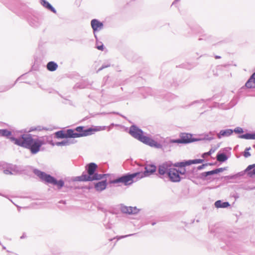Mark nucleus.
I'll return each mask as SVG.
<instances>
[{
    "instance_id": "5fc2aeb1",
    "label": "nucleus",
    "mask_w": 255,
    "mask_h": 255,
    "mask_svg": "<svg viewBox=\"0 0 255 255\" xmlns=\"http://www.w3.org/2000/svg\"><path fill=\"white\" fill-rule=\"evenodd\" d=\"M104 225L107 229H111L112 228V224L109 222L107 224H104Z\"/></svg>"
},
{
    "instance_id": "052dcab7",
    "label": "nucleus",
    "mask_w": 255,
    "mask_h": 255,
    "mask_svg": "<svg viewBox=\"0 0 255 255\" xmlns=\"http://www.w3.org/2000/svg\"><path fill=\"white\" fill-rule=\"evenodd\" d=\"M43 129V128L41 126H37V127H35V128H34V129H35V130H38V131H40V130H42Z\"/></svg>"
},
{
    "instance_id": "c03bdc74",
    "label": "nucleus",
    "mask_w": 255,
    "mask_h": 255,
    "mask_svg": "<svg viewBox=\"0 0 255 255\" xmlns=\"http://www.w3.org/2000/svg\"><path fill=\"white\" fill-rule=\"evenodd\" d=\"M111 66V64L109 62H107L106 63H104L102 66L97 70V73H98L99 72L101 71L103 69L108 68Z\"/></svg>"
},
{
    "instance_id": "c756f323",
    "label": "nucleus",
    "mask_w": 255,
    "mask_h": 255,
    "mask_svg": "<svg viewBox=\"0 0 255 255\" xmlns=\"http://www.w3.org/2000/svg\"><path fill=\"white\" fill-rule=\"evenodd\" d=\"M75 142L74 139L69 140V139H65L60 142H56L55 143V145L57 146H67L71 144L74 143Z\"/></svg>"
},
{
    "instance_id": "1a4fd4ad",
    "label": "nucleus",
    "mask_w": 255,
    "mask_h": 255,
    "mask_svg": "<svg viewBox=\"0 0 255 255\" xmlns=\"http://www.w3.org/2000/svg\"><path fill=\"white\" fill-rule=\"evenodd\" d=\"M174 143H176L175 139L166 137L161 139L159 142H157L156 148L161 149L165 152H169L171 150V148Z\"/></svg>"
},
{
    "instance_id": "09e8293b",
    "label": "nucleus",
    "mask_w": 255,
    "mask_h": 255,
    "mask_svg": "<svg viewBox=\"0 0 255 255\" xmlns=\"http://www.w3.org/2000/svg\"><path fill=\"white\" fill-rule=\"evenodd\" d=\"M242 188L246 190H253L255 189V186H244L242 187Z\"/></svg>"
},
{
    "instance_id": "37998d69",
    "label": "nucleus",
    "mask_w": 255,
    "mask_h": 255,
    "mask_svg": "<svg viewBox=\"0 0 255 255\" xmlns=\"http://www.w3.org/2000/svg\"><path fill=\"white\" fill-rule=\"evenodd\" d=\"M215 151V149H213L211 148L208 152H204L202 154V157L203 158H205L207 156L210 155L212 153H214Z\"/></svg>"
},
{
    "instance_id": "c85d7f7f",
    "label": "nucleus",
    "mask_w": 255,
    "mask_h": 255,
    "mask_svg": "<svg viewBox=\"0 0 255 255\" xmlns=\"http://www.w3.org/2000/svg\"><path fill=\"white\" fill-rule=\"evenodd\" d=\"M216 159L219 162H224L228 159V156L226 153L219 151L216 155Z\"/></svg>"
},
{
    "instance_id": "c9c22d12",
    "label": "nucleus",
    "mask_w": 255,
    "mask_h": 255,
    "mask_svg": "<svg viewBox=\"0 0 255 255\" xmlns=\"http://www.w3.org/2000/svg\"><path fill=\"white\" fill-rule=\"evenodd\" d=\"M213 99V98H209V99H200L199 100H196V101H194L192 102V103H191L189 104V106H191L195 104H202V103H207L208 102L211 101Z\"/></svg>"
},
{
    "instance_id": "864d4df0",
    "label": "nucleus",
    "mask_w": 255,
    "mask_h": 255,
    "mask_svg": "<svg viewBox=\"0 0 255 255\" xmlns=\"http://www.w3.org/2000/svg\"><path fill=\"white\" fill-rule=\"evenodd\" d=\"M215 170H216L217 174H218L220 172H223L224 170H226V167H221V168H216V169H215Z\"/></svg>"
},
{
    "instance_id": "aec40b11",
    "label": "nucleus",
    "mask_w": 255,
    "mask_h": 255,
    "mask_svg": "<svg viewBox=\"0 0 255 255\" xmlns=\"http://www.w3.org/2000/svg\"><path fill=\"white\" fill-rule=\"evenodd\" d=\"M107 180H103L101 181H99L94 185V187L95 190L98 192H102L106 189L107 186Z\"/></svg>"
},
{
    "instance_id": "4468645a",
    "label": "nucleus",
    "mask_w": 255,
    "mask_h": 255,
    "mask_svg": "<svg viewBox=\"0 0 255 255\" xmlns=\"http://www.w3.org/2000/svg\"><path fill=\"white\" fill-rule=\"evenodd\" d=\"M128 133L134 138L139 140L142 136L143 135V130L138 128L136 126L132 125L129 129Z\"/></svg>"
},
{
    "instance_id": "39448f33",
    "label": "nucleus",
    "mask_w": 255,
    "mask_h": 255,
    "mask_svg": "<svg viewBox=\"0 0 255 255\" xmlns=\"http://www.w3.org/2000/svg\"><path fill=\"white\" fill-rule=\"evenodd\" d=\"M138 180V179H137L135 172L132 173H128L116 179L110 180L109 183L114 184L122 183L125 186H129Z\"/></svg>"
},
{
    "instance_id": "b1692460",
    "label": "nucleus",
    "mask_w": 255,
    "mask_h": 255,
    "mask_svg": "<svg viewBox=\"0 0 255 255\" xmlns=\"http://www.w3.org/2000/svg\"><path fill=\"white\" fill-rule=\"evenodd\" d=\"M214 205L217 208H226L231 206L229 202H223L220 200L216 201L214 203Z\"/></svg>"
},
{
    "instance_id": "4d7b16f0",
    "label": "nucleus",
    "mask_w": 255,
    "mask_h": 255,
    "mask_svg": "<svg viewBox=\"0 0 255 255\" xmlns=\"http://www.w3.org/2000/svg\"><path fill=\"white\" fill-rule=\"evenodd\" d=\"M185 166L190 165L192 164H193L192 160H188L184 161Z\"/></svg>"
},
{
    "instance_id": "69168bd1",
    "label": "nucleus",
    "mask_w": 255,
    "mask_h": 255,
    "mask_svg": "<svg viewBox=\"0 0 255 255\" xmlns=\"http://www.w3.org/2000/svg\"><path fill=\"white\" fill-rule=\"evenodd\" d=\"M75 87H79L80 88H83V87H80V85H79L78 83H77V84H76L75 85V86L74 88H75Z\"/></svg>"
},
{
    "instance_id": "603ef678",
    "label": "nucleus",
    "mask_w": 255,
    "mask_h": 255,
    "mask_svg": "<svg viewBox=\"0 0 255 255\" xmlns=\"http://www.w3.org/2000/svg\"><path fill=\"white\" fill-rule=\"evenodd\" d=\"M204 159H195L192 160L193 164L202 163L204 162Z\"/></svg>"
},
{
    "instance_id": "7ed1b4c3",
    "label": "nucleus",
    "mask_w": 255,
    "mask_h": 255,
    "mask_svg": "<svg viewBox=\"0 0 255 255\" xmlns=\"http://www.w3.org/2000/svg\"><path fill=\"white\" fill-rule=\"evenodd\" d=\"M33 172L42 181L45 182L46 183L51 184L53 185H56L58 189H61L64 186V182L62 179L57 180L55 177L38 169H34Z\"/></svg>"
},
{
    "instance_id": "bf43d9fd",
    "label": "nucleus",
    "mask_w": 255,
    "mask_h": 255,
    "mask_svg": "<svg viewBox=\"0 0 255 255\" xmlns=\"http://www.w3.org/2000/svg\"><path fill=\"white\" fill-rule=\"evenodd\" d=\"M134 235H135V234H129V235H126V236H121L120 237H119L118 238V239L124 238L129 237V236H134Z\"/></svg>"
},
{
    "instance_id": "5701e85b",
    "label": "nucleus",
    "mask_w": 255,
    "mask_h": 255,
    "mask_svg": "<svg viewBox=\"0 0 255 255\" xmlns=\"http://www.w3.org/2000/svg\"><path fill=\"white\" fill-rule=\"evenodd\" d=\"M233 133V129H226L221 130L220 131L217 133L218 138H221L222 137H228L231 135Z\"/></svg>"
},
{
    "instance_id": "774afa93",
    "label": "nucleus",
    "mask_w": 255,
    "mask_h": 255,
    "mask_svg": "<svg viewBox=\"0 0 255 255\" xmlns=\"http://www.w3.org/2000/svg\"><path fill=\"white\" fill-rule=\"evenodd\" d=\"M215 58L216 59H220V58H221V56H218V55H216V56H215Z\"/></svg>"
},
{
    "instance_id": "20e7f679",
    "label": "nucleus",
    "mask_w": 255,
    "mask_h": 255,
    "mask_svg": "<svg viewBox=\"0 0 255 255\" xmlns=\"http://www.w3.org/2000/svg\"><path fill=\"white\" fill-rule=\"evenodd\" d=\"M106 128V126H92L87 128L83 126H79L74 129L75 135L76 138L91 135L96 131L104 130Z\"/></svg>"
},
{
    "instance_id": "13d9d810",
    "label": "nucleus",
    "mask_w": 255,
    "mask_h": 255,
    "mask_svg": "<svg viewBox=\"0 0 255 255\" xmlns=\"http://www.w3.org/2000/svg\"><path fill=\"white\" fill-rule=\"evenodd\" d=\"M207 166V164H203L201 165H199L197 167V170H200L203 169L205 167Z\"/></svg>"
},
{
    "instance_id": "f704fd0d",
    "label": "nucleus",
    "mask_w": 255,
    "mask_h": 255,
    "mask_svg": "<svg viewBox=\"0 0 255 255\" xmlns=\"http://www.w3.org/2000/svg\"><path fill=\"white\" fill-rule=\"evenodd\" d=\"M195 66V64L193 63L186 62L181 64L179 66V67L190 70Z\"/></svg>"
},
{
    "instance_id": "423d86ee",
    "label": "nucleus",
    "mask_w": 255,
    "mask_h": 255,
    "mask_svg": "<svg viewBox=\"0 0 255 255\" xmlns=\"http://www.w3.org/2000/svg\"><path fill=\"white\" fill-rule=\"evenodd\" d=\"M187 32L185 33V35L187 37L192 36L194 34L199 36V40H207L211 41L212 36L205 33L204 30L199 26H195L193 27L190 28L187 30Z\"/></svg>"
},
{
    "instance_id": "a19ab883",
    "label": "nucleus",
    "mask_w": 255,
    "mask_h": 255,
    "mask_svg": "<svg viewBox=\"0 0 255 255\" xmlns=\"http://www.w3.org/2000/svg\"><path fill=\"white\" fill-rule=\"evenodd\" d=\"M95 37L96 39V43H97V48L98 49V50H103L104 49V45L103 44L100 42H99L98 41V38H97V35L96 34H95Z\"/></svg>"
},
{
    "instance_id": "412c9836",
    "label": "nucleus",
    "mask_w": 255,
    "mask_h": 255,
    "mask_svg": "<svg viewBox=\"0 0 255 255\" xmlns=\"http://www.w3.org/2000/svg\"><path fill=\"white\" fill-rule=\"evenodd\" d=\"M217 174L216 170H213L207 172H204L200 174L199 178L202 180H207L210 179L209 177L211 175Z\"/></svg>"
},
{
    "instance_id": "ea45409f",
    "label": "nucleus",
    "mask_w": 255,
    "mask_h": 255,
    "mask_svg": "<svg viewBox=\"0 0 255 255\" xmlns=\"http://www.w3.org/2000/svg\"><path fill=\"white\" fill-rule=\"evenodd\" d=\"M179 175H184L183 178L190 179L189 172H186V169L185 168H183L180 170H179Z\"/></svg>"
},
{
    "instance_id": "49530a36",
    "label": "nucleus",
    "mask_w": 255,
    "mask_h": 255,
    "mask_svg": "<svg viewBox=\"0 0 255 255\" xmlns=\"http://www.w3.org/2000/svg\"><path fill=\"white\" fill-rule=\"evenodd\" d=\"M120 125L119 124H115L114 123H112L109 126H106V129H107L108 131L111 130L114 127H120Z\"/></svg>"
},
{
    "instance_id": "a878e982",
    "label": "nucleus",
    "mask_w": 255,
    "mask_h": 255,
    "mask_svg": "<svg viewBox=\"0 0 255 255\" xmlns=\"http://www.w3.org/2000/svg\"><path fill=\"white\" fill-rule=\"evenodd\" d=\"M40 139L41 141L44 143V144L48 143L52 146H54L55 145V143L53 141V137L52 135L45 136Z\"/></svg>"
},
{
    "instance_id": "0e129e2a",
    "label": "nucleus",
    "mask_w": 255,
    "mask_h": 255,
    "mask_svg": "<svg viewBox=\"0 0 255 255\" xmlns=\"http://www.w3.org/2000/svg\"><path fill=\"white\" fill-rule=\"evenodd\" d=\"M59 203H62V204H66V201H64V200H61L59 202Z\"/></svg>"
},
{
    "instance_id": "338daca9",
    "label": "nucleus",
    "mask_w": 255,
    "mask_h": 255,
    "mask_svg": "<svg viewBox=\"0 0 255 255\" xmlns=\"http://www.w3.org/2000/svg\"><path fill=\"white\" fill-rule=\"evenodd\" d=\"M206 164H207L208 165H214L215 164L213 163H206Z\"/></svg>"
},
{
    "instance_id": "a18cd8bd",
    "label": "nucleus",
    "mask_w": 255,
    "mask_h": 255,
    "mask_svg": "<svg viewBox=\"0 0 255 255\" xmlns=\"http://www.w3.org/2000/svg\"><path fill=\"white\" fill-rule=\"evenodd\" d=\"M251 149V147H247L244 151V156L247 158L251 156V153L249 152V150Z\"/></svg>"
},
{
    "instance_id": "393cba45",
    "label": "nucleus",
    "mask_w": 255,
    "mask_h": 255,
    "mask_svg": "<svg viewBox=\"0 0 255 255\" xmlns=\"http://www.w3.org/2000/svg\"><path fill=\"white\" fill-rule=\"evenodd\" d=\"M40 3L43 7L47 8V9L50 10L54 13H56V10L55 8L46 0H40Z\"/></svg>"
},
{
    "instance_id": "f257e3e1",
    "label": "nucleus",
    "mask_w": 255,
    "mask_h": 255,
    "mask_svg": "<svg viewBox=\"0 0 255 255\" xmlns=\"http://www.w3.org/2000/svg\"><path fill=\"white\" fill-rule=\"evenodd\" d=\"M16 5H7V6L19 16H22L27 19L29 25L32 27H38L41 23V18L37 13L26 5L20 3L18 0H14Z\"/></svg>"
},
{
    "instance_id": "4be33fe9",
    "label": "nucleus",
    "mask_w": 255,
    "mask_h": 255,
    "mask_svg": "<svg viewBox=\"0 0 255 255\" xmlns=\"http://www.w3.org/2000/svg\"><path fill=\"white\" fill-rule=\"evenodd\" d=\"M245 86L248 89L255 88V72L247 81Z\"/></svg>"
},
{
    "instance_id": "6ab92c4d",
    "label": "nucleus",
    "mask_w": 255,
    "mask_h": 255,
    "mask_svg": "<svg viewBox=\"0 0 255 255\" xmlns=\"http://www.w3.org/2000/svg\"><path fill=\"white\" fill-rule=\"evenodd\" d=\"M0 136L6 137L10 140L11 141L13 142L15 144V140H13V138L14 139H20V136L18 137H15L12 135L11 131L7 130V129H0Z\"/></svg>"
},
{
    "instance_id": "de8ad7c7",
    "label": "nucleus",
    "mask_w": 255,
    "mask_h": 255,
    "mask_svg": "<svg viewBox=\"0 0 255 255\" xmlns=\"http://www.w3.org/2000/svg\"><path fill=\"white\" fill-rule=\"evenodd\" d=\"M234 132L236 133H242L244 132V130L241 127H237L233 130V132Z\"/></svg>"
},
{
    "instance_id": "72a5a7b5",
    "label": "nucleus",
    "mask_w": 255,
    "mask_h": 255,
    "mask_svg": "<svg viewBox=\"0 0 255 255\" xmlns=\"http://www.w3.org/2000/svg\"><path fill=\"white\" fill-rule=\"evenodd\" d=\"M238 138L247 139H255V132L247 133L246 134L238 135Z\"/></svg>"
},
{
    "instance_id": "6e6552de",
    "label": "nucleus",
    "mask_w": 255,
    "mask_h": 255,
    "mask_svg": "<svg viewBox=\"0 0 255 255\" xmlns=\"http://www.w3.org/2000/svg\"><path fill=\"white\" fill-rule=\"evenodd\" d=\"M172 164L171 162H164L160 164L157 167L156 175L164 181H167V177L168 175Z\"/></svg>"
},
{
    "instance_id": "e433bc0d",
    "label": "nucleus",
    "mask_w": 255,
    "mask_h": 255,
    "mask_svg": "<svg viewBox=\"0 0 255 255\" xmlns=\"http://www.w3.org/2000/svg\"><path fill=\"white\" fill-rule=\"evenodd\" d=\"M163 98L168 101L173 100L176 98V96L171 93H167L163 95Z\"/></svg>"
},
{
    "instance_id": "58836bf2",
    "label": "nucleus",
    "mask_w": 255,
    "mask_h": 255,
    "mask_svg": "<svg viewBox=\"0 0 255 255\" xmlns=\"http://www.w3.org/2000/svg\"><path fill=\"white\" fill-rule=\"evenodd\" d=\"M238 102V98L237 97H234L231 100V101L230 102L228 108L230 109L233 107L237 104Z\"/></svg>"
},
{
    "instance_id": "f8f14e48",
    "label": "nucleus",
    "mask_w": 255,
    "mask_h": 255,
    "mask_svg": "<svg viewBox=\"0 0 255 255\" xmlns=\"http://www.w3.org/2000/svg\"><path fill=\"white\" fill-rule=\"evenodd\" d=\"M169 172L167 177V181L169 180L172 182H179L182 179H183V177L180 176L179 175V170L173 167L172 165Z\"/></svg>"
},
{
    "instance_id": "7c9ffc66",
    "label": "nucleus",
    "mask_w": 255,
    "mask_h": 255,
    "mask_svg": "<svg viewBox=\"0 0 255 255\" xmlns=\"http://www.w3.org/2000/svg\"><path fill=\"white\" fill-rule=\"evenodd\" d=\"M46 67L49 71L53 72L57 69L58 64L54 61H50L47 63Z\"/></svg>"
},
{
    "instance_id": "9d476101",
    "label": "nucleus",
    "mask_w": 255,
    "mask_h": 255,
    "mask_svg": "<svg viewBox=\"0 0 255 255\" xmlns=\"http://www.w3.org/2000/svg\"><path fill=\"white\" fill-rule=\"evenodd\" d=\"M144 171L136 172L137 179L139 180L143 177H149L154 174L157 170V167L154 164H147L144 167Z\"/></svg>"
},
{
    "instance_id": "dca6fc26",
    "label": "nucleus",
    "mask_w": 255,
    "mask_h": 255,
    "mask_svg": "<svg viewBox=\"0 0 255 255\" xmlns=\"http://www.w3.org/2000/svg\"><path fill=\"white\" fill-rule=\"evenodd\" d=\"M120 210L123 213L129 215H135L139 211L136 207L127 206L122 204L120 205Z\"/></svg>"
},
{
    "instance_id": "9b49d317",
    "label": "nucleus",
    "mask_w": 255,
    "mask_h": 255,
    "mask_svg": "<svg viewBox=\"0 0 255 255\" xmlns=\"http://www.w3.org/2000/svg\"><path fill=\"white\" fill-rule=\"evenodd\" d=\"M179 138L175 139L176 144H188L194 141H200V138L192 137V134L189 133L181 132L179 134Z\"/></svg>"
},
{
    "instance_id": "473e14b6",
    "label": "nucleus",
    "mask_w": 255,
    "mask_h": 255,
    "mask_svg": "<svg viewBox=\"0 0 255 255\" xmlns=\"http://www.w3.org/2000/svg\"><path fill=\"white\" fill-rule=\"evenodd\" d=\"M23 75L21 76L20 77H18L14 84L10 85H5V86H0V92H4L11 88L12 87L14 86V85L15 84V83L22 77Z\"/></svg>"
},
{
    "instance_id": "3c124183",
    "label": "nucleus",
    "mask_w": 255,
    "mask_h": 255,
    "mask_svg": "<svg viewBox=\"0 0 255 255\" xmlns=\"http://www.w3.org/2000/svg\"><path fill=\"white\" fill-rule=\"evenodd\" d=\"M174 166L175 167H185V164H184V161L180 162H177V163L174 164Z\"/></svg>"
},
{
    "instance_id": "4c0bfd02",
    "label": "nucleus",
    "mask_w": 255,
    "mask_h": 255,
    "mask_svg": "<svg viewBox=\"0 0 255 255\" xmlns=\"http://www.w3.org/2000/svg\"><path fill=\"white\" fill-rule=\"evenodd\" d=\"M17 168V167L15 166L14 167H13V168H10V169H9V168L5 169L3 170V173L6 175L14 174L13 172H15V171H17V170H16Z\"/></svg>"
},
{
    "instance_id": "ddd939ff",
    "label": "nucleus",
    "mask_w": 255,
    "mask_h": 255,
    "mask_svg": "<svg viewBox=\"0 0 255 255\" xmlns=\"http://www.w3.org/2000/svg\"><path fill=\"white\" fill-rule=\"evenodd\" d=\"M74 129H68L66 130H60L55 133V137L58 138H76Z\"/></svg>"
},
{
    "instance_id": "2eb2a0df",
    "label": "nucleus",
    "mask_w": 255,
    "mask_h": 255,
    "mask_svg": "<svg viewBox=\"0 0 255 255\" xmlns=\"http://www.w3.org/2000/svg\"><path fill=\"white\" fill-rule=\"evenodd\" d=\"M166 88H177L179 85V82L176 79L172 77L171 75H168L166 77V80L163 83Z\"/></svg>"
},
{
    "instance_id": "e2e57ef3",
    "label": "nucleus",
    "mask_w": 255,
    "mask_h": 255,
    "mask_svg": "<svg viewBox=\"0 0 255 255\" xmlns=\"http://www.w3.org/2000/svg\"><path fill=\"white\" fill-rule=\"evenodd\" d=\"M146 90H147V91L148 92V93H149V94L151 95V90L150 88H147Z\"/></svg>"
},
{
    "instance_id": "cd10ccee",
    "label": "nucleus",
    "mask_w": 255,
    "mask_h": 255,
    "mask_svg": "<svg viewBox=\"0 0 255 255\" xmlns=\"http://www.w3.org/2000/svg\"><path fill=\"white\" fill-rule=\"evenodd\" d=\"M107 176V174H98L97 172H96L94 176H92V177L89 176V179L90 180V181L100 180L104 178H106Z\"/></svg>"
},
{
    "instance_id": "bb28decb",
    "label": "nucleus",
    "mask_w": 255,
    "mask_h": 255,
    "mask_svg": "<svg viewBox=\"0 0 255 255\" xmlns=\"http://www.w3.org/2000/svg\"><path fill=\"white\" fill-rule=\"evenodd\" d=\"M245 171L248 172V175L251 177L255 176V164L249 165Z\"/></svg>"
},
{
    "instance_id": "2f4dec72",
    "label": "nucleus",
    "mask_w": 255,
    "mask_h": 255,
    "mask_svg": "<svg viewBox=\"0 0 255 255\" xmlns=\"http://www.w3.org/2000/svg\"><path fill=\"white\" fill-rule=\"evenodd\" d=\"M215 131H210L208 133H206L204 134V137L203 138H200L201 140H206L208 141L212 140L215 138Z\"/></svg>"
},
{
    "instance_id": "f3484780",
    "label": "nucleus",
    "mask_w": 255,
    "mask_h": 255,
    "mask_svg": "<svg viewBox=\"0 0 255 255\" xmlns=\"http://www.w3.org/2000/svg\"><path fill=\"white\" fill-rule=\"evenodd\" d=\"M91 27L93 30L94 35L95 32L99 31L104 28V24L97 19H93L91 21Z\"/></svg>"
},
{
    "instance_id": "79ce46f5",
    "label": "nucleus",
    "mask_w": 255,
    "mask_h": 255,
    "mask_svg": "<svg viewBox=\"0 0 255 255\" xmlns=\"http://www.w3.org/2000/svg\"><path fill=\"white\" fill-rule=\"evenodd\" d=\"M109 76H105L104 77V78L103 79L102 85V86H105L107 85H108V87H109L110 86V83L109 81Z\"/></svg>"
},
{
    "instance_id": "8fccbe9b",
    "label": "nucleus",
    "mask_w": 255,
    "mask_h": 255,
    "mask_svg": "<svg viewBox=\"0 0 255 255\" xmlns=\"http://www.w3.org/2000/svg\"><path fill=\"white\" fill-rule=\"evenodd\" d=\"M109 114H115V115H119L121 117H123V118L124 119H126V117H125L124 115L121 114L119 112H111V113H109ZM101 115H105V114H109V113H102L101 114Z\"/></svg>"
},
{
    "instance_id": "0eeeda50",
    "label": "nucleus",
    "mask_w": 255,
    "mask_h": 255,
    "mask_svg": "<svg viewBox=\"0 0 255 255\" xmlns=\"http://www.w3.org/2000/svg\"><path fill=\"white\" fill-rule=\"evenodd\" d=\"M98 168L97 164L91 162L85 166V171L83 172L81 176H78L77 179L79 181H90L89 176L92 177L96 172Z\"/></svg>"
},
{
    "instance_id": "f03ea898",
    "label": "nucleus",
    "mask_w": 255,
    "mask_h": 255,
    "mask_svg": "<svg viewBox=\"0 0 255 255\" xmlns=\"http://www.w3.org/2000/svg\"><path fill=\"white\" fill-rule=\"evenodd\" d=\"M15 140V144L28 149L32 154H36L41 149L44 143L39 138H33L30 134H21L20 139L13 138Z\"/></svg>"
},
{
    "instance_id": "a211bd4d",
    "label": "nucleus",
    "mask_w": 255,
    "mask_h": 255,
    "mask_svg": "<svg viewBox=\"0 0 255 255\" xmlns=\"http://www.w3.org/2000/svg\"><path fill=\"white\" fill-rule=\"evenodd\" d=\"M139 141L150 147L156 148L157 142L149 136L143 135Z\"/></svg>"
},
{
    "instance_id": "6e6d98bb",
    "label": "nucleus",
    "mask_w": 255,
    "mask_h": 255,
    "mask_svg": "<svg viewBox=\"0 0 255 255\" xmlns=\"http://www.w3.org/2000/svg\"><path fill=\"white\" fill-rule=\"evenodd\" d=\"M237 175H228V176H226L225 177V179H235L237 177Z\"/></svg>"
},
{
    "instance_id": "680f3d73",
    "label": "nucleus",
    "mask_w": 255,
    "mask_h": 255,
    "mask_svg": "<svg viewBox=\"0 0 255 255\" xmlns=\"http://www.w3.org/2000/svg\"><path fill=\"white\" fill-rule=\"evenodd\" d=\"M34 128H35V127H32L31 128H29V132H31V131H35V129H34Z\"/></svg>"
}]
</instances>
